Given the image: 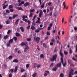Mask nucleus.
<instances>
[{"mask_svg": "<svg viewBox=\"0 0 77 77\" xmlns=\"http://www.w3.org/2000/svg\"><path fill=\"white\" fill-rule=\"evenodd\" d=\"M57 57V54H55L53 56V58H51V62H54V60H56V59Z\"/></svg>", "mask_w": 77, "mask_h": 77, "instance_id": "f257e3e1", "label": "nucleus"}, {"mask_svg": "<svg viewBox=\"0 0 77 77\" xmlns=\"http://www.w3.org/2000/svg\"><path fill=\"white\" fill-rule=\"evenodd\" d=\"M61 62L64 67H65L66 65V62H65L63 63V57L61 58Z\"/></svg>", "mask_w": 77, "mask_h": 77, "instance_id": "f03ea898", "label": "nucleus"}, {"mask_svg": "<svg viewBox=\"0 0 77 77\" xmlns=\"http://www.w3.org/2000/svg\"><path fill=\"white\" fill-rule=\"evenodd\" d=\"M43 13V12H42V10H40L39 11V14L38 16V17L39 18H41V16L42 15Z\"/></svg>", "mask_w": 77, "mask_h": 77, "instance_id": "7ed1b4c3", "label": "nucleus"}, {"mask_svg": "<svg viewBox=\"0 0 77 77\" xmlns=\"http://www.w3.org/2000/svg\"><path fill=\"white\" fill-rule=\"evenodd\" d=\"M14 42V39L12 38L10 39L8 42V43L10 44H12Z\"/></svg>", "mask_w": 77, "mask_h": 77, "instance_id": "20e7f679", "label": "nucleus"}, {"mask_svg": "<svg viewBox=\"0 0 77 77\" xmlns=\"http://www.w3.org/2000/svg\"><path fill=\"white\" fill-rule=\"evenodd\" d=\"M74 71V69H72L71 71L69 72V74H71V75H74V73H73Z\"/></svg>", "mask_w": 77, "mask_h": 77, "instance_id": "39448f33", "label": "nucleus"}, {"mask_svg": "<svg viewBox=\"0 0 77 77\" xmlns=\"http://www.w3.org/2000/svg\"><path fill=\"white\" fill-rule=\"evenodd\" d=\"M30 5L29 2H26L24 4L23 6H24L25 7H26V6H27L28 5Z\"/></svg>", "mask_w": 77, "mask_h": 77, "instance_id": "423d86ee", "label": "nucleus"}, {"mask_svg": "<svg viewBox=\"0 0 77 77\" xmlns=\"http://www.w3.org/2000/svg\"><path fill=\"white\" fill-rule=\"evenodd\" d=\"M61 66H62V64L60 62H59L57 65V67H60Z\"/></svg>", "mask_w": 77, "mask_h": 77, "instance_id": "0eeeda50", "label": "nucleus"}, {"mask_svg": "<svg viewBox=\"0 0 77 77\" xmlns=\"http://www.w3.org/2000/svg\"><path fill=\"white\" fill-rule=\"evenodd\" d=\"M37 19H38V20L35 22V23H40V20H41V19L38 17H37Z\"/></svg>", "mask_w": 77, "mask_h": 77, "instance_id": "6e6552de", "label": "nucleus"}, {"mask_svg": "<svg viewBox=\"0 0 77 77\" xmlns=\"http://www.w3.org/2000/svg\"><path fill=\"white\" fill-rule=\"evenodd\" d=\"M17 70H18V66H17L14 68V72H16L17 71Z\"/></svg>", "mask_w": 77, "mask_h": 77, "instance_id": "1a4fd4ad", "label": "nucleus"}, {"mask_svg": "<svg viewBox=\"0 0 77 77\" xmlns=\"http://www.w3.org/2000/svg\"><path fill=\"white\" fill-rule=\"evenodd\" d=\"M8 6V4H7L5 5H4L3 7V9H6V8Z\"/></svg>", "mask_w": 77, "mask_h": 77, "instance_id": "9d476101", "label": "nucleus"}, {"mask_svg": "<svg viewBox=\"0 0 77 77\" xmlns=\"http://www.w3.org/2000/svg\"><path fill=\"white\" fill-rule=\"evenodd\" d=\"M18 60H17L16 59H14L13 61V62H15V63H18Z\"/></svg>", "mask_w": 77, "mask_h": 77, "instance_id": "9b49d317", "label": "nucleus"}, {"mask_svg": "<svg viewBox=\"0 0 77 77\" xmlns=\"http://www.w3.org/2000/svg\"><path fill=\"white\" fill-rule=\"evenodd\" d=\"M20 29L21 30V32H24V27H20Z\"/></svg>", "mask_w": 77, "mask_h": 77, "instance_id": "f8f14e48", "label": "nucleus"}, {"mask_svg": "<svg viewBox=\"0 0 77 77\" xmlns=\"http://www.w3.org/2000/svg\"><path fill=\"white\" fill-rule=\"evenodd\" d=\"M51 41L52 42H53V43H56V41L55 40V39H54V38H52L51 39Z\"/></svg>", "mask_w": 77, "mask_h": 77, "instance_id": "ddd939ff", "label": "nucleus"}, {"mask_svg": "<svg viewBox=\"0 0 77 77\" xmlns=\"http://www.w3.org/2000/svg\"><path fill=\"white\" fill-rule=\"evenodd\" d=\"M20 45L21 46H24V45H25V46H26V43L24 42H22L21 43Z\"/></svg>", "mask_w": 77, "mask_h": 77, "instance_id": "4468645a", "label": "nucleus"}, {"mask_svg": "<svg viewBox=\"0 0 77 77\" xmlns=\"http://www.w3.org/2000/svg\"><path fill=\"white\" fill-rule=\"evenodd\" d=\"M38 29H36L35 30V32H36V33H38V32H39V30L41 29H42V28H38Z\"/></svg>", "mask_w": 77, "mask_h": 77, "instance_id": "2eb2a0df", "label": "nucleus"}, {"mask_svg": "<svg viewBox=\"0 0 77 77\" xmlns=\"http://www.w3.org/2000/svg\"><path fill=\"white\" fill-rule=\"evenodd\" d=\"M9 38V36L8 35H6V36H5L3 38L4 39H7L8 38Z\"/></svg>", "mask_w": 77, "mask_h": 77, "instance_id": "dca6fc26", "label": "nucleus"}, {"mask_svg": "<svg viewBox=\"0 0 77 77\" xmlns=\"http://www.w3.org/2000/svg\"><path fill=\"white\" fill-rule=\"evenodd\" d=\"M24 71H26V70L23 68H21L20 70V72H24Z\"/></svg>", "mask_w": 77, "mask_h": 77, "instance_id": "f3484780", "label": "nucleus"}, {"mask_svg": "<svg viewBox=\"0 0 77 77\" xmlns=\"http://www.w3.org/2000/svg\"><path fill=\"white\" fill-rule=\"evenodd\" d=\"M18 17V15L17 14H14L13 18V19H15V17Z\"/></svg>", "mask_w": 77, "mask_h": 77, "instance_id": "a211bd4d", "label": "nucleus"}, {"mask_svg": "<svg viewBox=\"0 0 77 77\" xmlns=\"http://www.w3.org/2000/svg\"><path fill=\"white\" fill-rule=\"evenodd\" d=\"M8 58L10 60H11L13 58V57L12 55H10L8 57Z\"/></svg>", "mask_w": 77, "mask_h": 77, "instance_id": "6ab92c4d", "label": "nucleus"}, {"mask_svg": "<svg viewBox=\"0 0 77 77\" xmlns=\"http://www.w3.org/2000/svg\"><path fill=\"white\" fill-rule=\"evenodd\" d=\"M13 8V6L12 5H10L9 6V9H12Z\"/></svg>", "mask_w": 77, "mask_h": 77, "instance_id": "aec40b11", "label": "nucleus"}, {"mask_svg": "<svg viewBox=\"0 0 77 77\" xmlns=\"http://www.w3.org/2000/svg\"><path fill=\"white\" fill-rule=\"evenodd\" d=\"M43 46L45 48H47V45L45 44V43L43 44Z\"/></svg>", "mask_w": 77, "mask_h": 77, "instance_id": "412c9836", "label": "nucleus"}, {"mask_svg": "<svg viewBox=\"0 0 77 77\" xmlns=\"http://www.w3.org/2000/svg\"><path fill=\"white\" fill-rule=\"evenodd\" d=\"M37 75V73H34L32 75V76L33 77H36V76Z\"/></svg>", "mask_w": 77, "mask_h": 77, "instance_id": "4be33fe9", "label": "nucleus"}, {"mask_svg": "<svg viewBox=\"0 0 77 77\" xmlns=\"http://www.w3.org/2000/svg\"><path fill=\"white\" fill-rule=\"evenodd\" d=\"M36 41H39L40 40V38L39 37H37L36 38Z\"/></svg>", "mask_w": 77, "mask_h": 77, "instance_id": "5701e85b", "label": "nucleus"}, {"mask_svg": "<svg viewBox=\"0 0 77 77\" xmlns=\"http://www.w3.org/2000/svg\"><path fill=\"white\" fill-rule=\"evenodd\" d=\"M60 77H63L64 76V75H63V73H61L60 75Z\"/></svg>", "mask_w": 77, "mask_h": 77, "instance_id": "b1692460", "label": "nucleus"}, {"mask_svg": "<svg viewBox=\"0 0 77 77\" xmlns=\"http://www.w3.org/2000/svg\"><path fill=\"white\" fill-rule=\"evenodd\" d=\"M29 11L30 12H35V10L34 9H31Z\"/></svg>", "mask_w": 77, "mask_h": 77, "instance_id": "393cba45", "label": "nucleus"}, {"mask_svg": "<svg viewBox=\"0 0 77 77\" xmlns=\"http://www.w3.org/2000/svg\"><path fill=\"white\" fill-rule=\"evenodd\" d=\"M40 57L42 58H44V55L43 54H42L40 55Z\"/></svg>", "mask_w": 77, "mask_h": 77, "instance_id": "a878e982", "label": "nucleus"}, {"mask_svg": "<svg viewBox=\"0 0 77 77\" xmlns=\"http://www.w3.org/2000/svg\"><path fill=\"white\" fill-rule=\"evenodd\" d=\"M63 6H64V9H65V7H66V5H65V2H63Z\"/></svg>", "mask_w": 77, "mask_h": 77, "instance_id": "bb28decb", "label": "nucleus"}, {"mask_svg": "<svg viewBox=\"0 0 77 77\" xmlns=\"http://www.w3.org/2000/svg\"><path fill=\"white\" fill-rule=\"evenodd\" d=\"M13 39H14V40L15 41H16L17 40V37H14Z\"/></svg>", "mask_w": 77, "mask_h": 77, "instance_id": "cd10ccee", "label": "nucleus"}, {"mask_svg": "<svg viewBox=\"0 0 77 77\" xmlns=\"http://www.w3.org/2000/svg\"><path fill=\"white\" fill-rule=\"evenodd\" d=\"M5 23L7 24H9V20H7V21H5Z\"/></svg>", "mask_w": 77, "mask_h": 77, "instance_id": "c85d7f7f", "label": "nucleus"}, {"mask_svg": "<svg viewBox=\"0 0 77 77\" xmlns=\"http://www.w3.org/2000/svg\"><path fill=\"white\" fill-rule=\"evenodd\" d=\"M26 40L27 41H28V42H30L31 41V38H27L26 39Z\"/></svg>", "mask_w": 77, "mask_h": 77, "instance_id": "c756f323", "label": "nucleus"}, {"mask_svg": "<svg viewBox=\"0 0 77 77\" xmlns=\"http://www.w3.org/2000/svg\"><path fill=\"white\" fill-rule=\"evenodd\" d=\"M17 50H18V48H17L14 49L15 53H17Z\"/></svg>", "mask_w": 77, "mask_h": 77, "instance_id": "7c9ffc66", "label": "nucleus"}, {"mask_svg": "<svg viewBox=\"0 0 77 77\" xmlns=\"http://www.w3.org/2000/svg\"><path fill=\"white\" fill-rule=\"evenodd\" d=\"M16 35L17 37H18V36H20L21 35H20V33H16Z\"/></svg>", "mask_w": 77, "mask_h": 77, "instance_id": "2f4dec72", "label": "nucleus"}, {"mask_svg": "<svg viewBox=\"0 0 77 77\" xmlns=\"http://www.w3.org/2000/svg\"><path fill=\"white\" fill-rule=\"evenodd\" d=\"M35 29V27H34V26H32L31 27V29H32V30H34Z\"/></svg>", "mask_w": 77, "mask_h": 77, "instance_id": "473e14b6", "label": "nucleus"}, {"mask_svg": "<svg viewBox=\"0 0 77 77\" xmlns=\"http://www.w3.org/2000/svg\"><path fill=\"white\" fill-rule=\"evenodd\" d=\"M69 53L70 54H72V49L71 48H70L69 49Z\"/></svg>", "mask_w": 77, "mask_h": 77, "instance_id": "72a5a7b5", "label": "nucleus"}, {"mask_svg": "<svg viewBox=\"0 0 77 77\" xmlns=\"http://www.w3.org/2000/svg\"><path fill=\"white\" fill-rule=\"evenodd\" d=\"M53 70L54 71H56L57 70V67H56L55 68H53Z\"/></svg>", "mask_w": 77, "mask_h": 77, "instance_id": "f704fd0d", "label": "nucleus"}, {"mask_svg": "<svg viewBox=\"0 0 77 77\" xmlns=\"http://www.w3.org/2000/svg\"><path fill=\"white\" fill-rule=\"evenodd\" d=\"M60 54L61 56V57H63V54L62 53V52H60Z\"/></svg>", "mask_w": 77, "mask_h": 77, "instance_id": "c9c22d12", "label": "nucleus"}, {"mask_svg": "<svg viewBox=\"0 0 77 77\" xmlns=\"http://www.w3.org/2000/svg\"><path fill=\"white\" fill-rule=\"evenodd\" d=\"M10 71L11 74H13V73H14V69H11L10 70Z\"/></svg>", "mask_w": 77, "mask_h": 77, "instance_id": "e433bc0d", "label": "nucleus"}, {"mask_svg": "<svg viewBox=\"0 0 77 77\" xmlns=\"http://www.w3.org/2000/svg\"><path fill=\"white\" fill-rule=\"evenodd\" d=\"M26 67L27 69H28V68H29V64H27L26 66Z\"/></svg>", "mask_w": 77, "mask_h": 77, "instance_id": "4c0bfd02", "label": "nucleus"}, {"mask_svg": "<svg viewBox=\"0 0 77 77\" xmlns=\"http://www.w3.org/2000/svg\"><path fill=\"white\" fill-rule=\"evenodd\" d=\"M68 52L67 51H64V54L65 55H67V54H68Z\"/></svg>", "mask_w": 77, "mask_h": 77, "instance_id": "58836bf2", "label": "nucleus"}, {"mask_svg": "<svg viewBox=\"0 0 77 77\" xmlns=\"http://www.w3.org/2000/svg\"><path fill=\"white\" fill-rule=\"evenodd\" d=\"M45 5V3H44L43 5H42L41 6L42 8H44Z\"/></svg>", "mask_w": 77, "mask_h": 77, "instance_id": "ea45409f", "label": "nucleus"}, {"mask_svg": "<svg viewBox=\"0 0 77 77\" xmlns=\"http://www.w3.org/2000/svg\"><path fill=\"white\" fill-rule=\"evenodd\" d=\"M10 11L11 12H14V9L13 8L10 9Z\"/></svg>", "mask_w": 77, "mask_h": 77, "instance_id": "a19ab883", "label": "nucleus"}, {"mask_svg": "<svg viewBox=\"0 0 77 77\" xmlns=\"http://www.w3.org/2000/svg\"><path fill=\"white\" fill-rule=\"evenodd\" d=\"M30 25H29L26 27V29L28 30H29L30 29Z\"/></svg>", "mask_w": 77, "mask_h": 77, "instance_id": "79ce46f5", "label": "nucleus"}, {"mask_svg": "<svg viewBox=\"0 0 77 77\" xmlns=\"http://www.w3.org/2000/svg\"><path fill=\"white\" fill-rule=\"evenodd\" d=\"M29 17L30 18H32V13H30V14L29 15Z\"/></svg>", "mask_w": 77, "mask_h": 77, "instance_id": "37998d69", "label": "nucleus"}, {"mask_svg": "<svg viewBox=\"0 0 77 77\" xmlns=\"http://www.w3.org/2000/svg\"><path fill=\"white\" fill-rule=\"evenodd\" d=\"M22 18H23V20L24 21L25 19V18H26V16L24 15L22 17Z\"/></svg>", "mask_w": 77, "mask_h": 77, "instance_id": "c03bdc74", "label": "nucleus"}, {"mask_svg": "<svg viewBox=\"0 0 77 77\" xmlns=\"http://www.w3.org/2000/svg\"><path fill=\"white\" fill-rule=\"evenodd\" d=\"M72 59L73 60H74V61H77V59L75 58L74 57H73Z\"/></svg>", "mask_w": 77, "mask_h": 77, "instance_id": "a18cd8bd", "label": "nucleus"}, {"mask_svg": "<svg viewBox=\"0 0 77 77\" xmlns=\"http://www.w3.org/2000/svg\"><path fill=\"white\" fill-rule=\"evenodd\" d=\"M10 45H11V44H10L9 43H8L6 45V46L8 47L10 46Z\"/></svg>", "mask_w": 77, "mask_h": 77, "instance_id": "49530a36", "label": "nucleus"}, {"mask_svg": "<svg viewBox=\"0 0 77 77\" xmlns=\"http://www.w3.org/2000/svg\"><path fill=\"white\" fill-rule=\"evenodd\" d=\"M18 10H19V11L20 10H21V11H23V8H22L20 7L19 8Z\"/></svg>", "mask_w": 77, "mask_h": 77, "instance_id": "de8ad7c7", "label": "nucleus"}, {"mask_svg": "<svg viewBox=\"0 0 77 77\" xmlns=\"http://www.w3.org/2000/svg\"><path fill=\"white\" fill-rule=\"evenodd\" d=\"M46 34L47 35H48L49 36V35H50V32H46Z\"/></svg>", "mask_w": 77, "mask_h": 77, "instance_id": "09e8293b", "label": "nucleus"}, {"mask_svg": "<svg viewBox=\"0 0 77 77\" xmlns=\"http://www.w3.org/2000/svg\"><path fill=\"white\" fill-rule=\"evenodd\" d=\"M49 9H50V11H52V10H53V7H50Z\"/></svg>", "mask_w": 77, "mask_h": 77, "instance_id": "8fccbe9b", "label": "nucleus"}, {"mask_svg": "<svg viewBox=\"0 0 77 77\" xmlns=\"http://www.w3.org/2000/svg\"><path fill=\"white\" fill-rule=\"evenodd\" d=\"M25 48L27 50H29V47L26 46V47Z\"/></svg>", "mask_w": 77, "mask_h": 77, "instance_id": "3c124183", "label": "nucleus"}, {"mask_svg": "<svg viewBox=\"0 0 77 77\" xmlns=\"http://www.w3.org/2000/svg\"><path fill=\"white\" fill-rule=\"evenodd\" d=\"M32 25H34V26H35L36 25V23H35V21H33L32 23Z\"/></svg>", "mask_w": 77, "mask_h": 77, "instance_id": "603ef678", "label": "nucleus"}, {"mask_svg": "<svg viewBox=\"0 0 77 77\" xmlns=\"http://www.w3.org/2000/svg\"><path fill=\"white\" fill-rule=\"evenodd\" d=\"M7 2V1H5L4 3L3 4H2V5H6V3Z\"/></svg>", "mask_w": 77, "mask_h": 77, "instance_id": "864d4df0", "label": "nucleus"}, {"mask_svg": "<svg viewBox=\"0 0 77 77\" xmlns=\"http://www.w3.org/2000/svg\"><path fill=\"white\" fill-rule=\"evenodd\" d=\"M75 53H77V45H76V48L75 51Z\"/></svg>", "mask_w": 77, "mask_h": 77, "instance_id": "5fc2aeb1", "label": "nucleus"}, {"mask_svg": "<svg viewBox=\"0 0 77 77\" xmlns=\"http://www.w3.org/2000/svg\"><path fill=\"white\" fill-rule=\"evenodd\" d=\"M41 65L40 64H38L37 65V68H40V67L41 66Z\"/></svg>", "mask_w": 77, "mask_h": 77, "instance_id": "6e6d98bb", "label": "nucleus"}, {"mask_svg": "<svg viewBox=\"0 0 77 77\" xmlns=\"http://www.w3.org/2000/svg\"><path fill=\"white\" fill-rule=\"evenodd\" d=\"M6 12H7V13H10V11H9V10H6Z\"/></svg>", "mask_w": 77, "mask_h": 77, "instance_id": "4d7b16f0", "label": "nucleus"}, {"mask_svg": "<svg viewBox=\"0 0 77 77\" xmlns=\"http://www.w3.org/2000/svg\"><path fill=\"white\" fill-rule=\"evenodd\" d=\"M57 49L56 48H55L54 51V52L55 53H56V52H57Z\"/></svg>", "mask_w": 77, "mask_h": 77, "instance_id": "13d9d810", "label": "nucleus"}, {"mask_svg": "<svg viewBox=\"0 0 77 77\" xmlns=\"http://www.w3.org/2000/svg\"><path fill=\"white\" fill-rule=\"evenodd\" d=\"M48 75V74H47V73H45L44 74V76L46 77V76H47Z\"/></svg>", "mask_w": 77, "mask_h": 77, "instance_id": "bf43d9fd", "label": "nucleus"}, {"mask_svg": "<svg viewBox=\"0 0 77 77\" xmlns=\"http://www.w3.org/2000/svg\"><path fill=\"white\" fill-rule=\"evenodd\" d=\"M22 5V4L21 2H19V5H18V6H21Z\"/></svg>", "mask_w": 77, "mask_h": 77, "instance_id": "052dcab7", "label": "nucleus"}, {"mask_svg": "<svg viewBox=\"0 0 77 77\" xmlns=\"http://www.w3.org/2000/svg\"><path fill=\"white\" fill-rule=\"evenodd\" d=\"M68 62L69 63H70V62H71V60H70V59H68Z\"/></svg>", "mask_w": 77, "mask_h": 77, "instance_id": "680f3d73", "label": "nucleus"}, {"mask_svg": "<svg viewBox=\"0 0 77 77\" xmlns=\"http://www.w3.org/2000/svg\"><path fill=\"white\" fill-rule=\"evenodd\" d=\"M10 33H11V30H8L7 32V34H9Z\"/></svg>", "mask_w": 77, "mask_h": 77, "instance_id": "e2e57ef3", "label": "nucleus"}, {"mask_svg": "<svg viewBox=\"0 0 77 77\" xmlns=\"http://www.w3.org/2000/svg\"><path fill=\"white\" fill-rule=\"evenodd\" d=\"M53 65H54V63H52L50 65V67H51L52 66H53Z\"/></svg>", "mask_w": 77, "mask_h": 77, "instance_id": "0e129e2a", "label": "nucleus"}, {"mask_svg": "<svg viewBox=\"0 0 77 77\" xmlns=\"http://www.w3.org/2000/svg\"><path fill=\"white\" fill-rule=\"evenodd\" d=\"M27 23H28V24L29 25L30 24V21L29 20H28L27 21Z\"/></svg>", "mask_w": 77, "mask_h": 77, "instance_id": "69168bd1", "label": "nucleus"}, {"mask_svg": "<svg viewBox=\"0 0 77 77\" xmlns=\"http://www.w3.org/2000/svg\"><path fill=\"white\" fill-rule=\"evenodd\" d=\"M53 44H54V43H53V42H51L50 43V45H53Z\"/></svg>", "mask_w": 77, "mask_h": 77, "instance_id": "338daca9", "label": "nucleus"}, {"mask_svg": "<svg viewBox=\"0 0 77 77\" xmlns=\"http://www.w3.org/2000/svg\"><path fill=\"white\" fill-rule=\"evenodd\" d=\"M12 77V74L11 73L9 75V77Z\"/></svg>", "mask_w": 77, "mask_h": 77, "instance_id": "774afa93", "label": "nucleus"}]
</instances>
